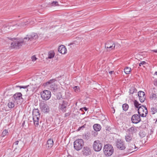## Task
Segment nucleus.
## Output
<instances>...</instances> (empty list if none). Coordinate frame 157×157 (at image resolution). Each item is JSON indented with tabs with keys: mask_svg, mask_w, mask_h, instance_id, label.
Returning <instances> with one entry per match:
<instances>
[{
	"mask_svg": "<svg viewBox=\"0 0 157 157\" xmlns=\"http://www.w3.org/2000/svg\"><path fill=\"white\" fill-rule=\"evenodd\" d=\"M51 5L52 6H59L58 2L57 1H53L51 3Z\"/></svg>",
	"mask_w": 157,
	"mask_h": 157,
	"instance_id": "obj_35",
	"label": "nucleus"
},
{
	"mask_svg": "<svg viewBox=\"0 0 157 157\" xmlns=\"http://www.w3.org/2000/svg\"><path fill=\"white\" fill-rule=\"evenodd\" d=\"M33 118H40V114L38 109H35L33 111Z\"/></svg>",
	"mask_w": 157,
	"mask_h": 157,
	"instance_id": "obj_20",
	"label": "nucleus"
},
{
	"mask_svg": "<svg viewBox=\"0 0 157 157\" xmlns=\"http://www.w3.org/2000/svg\"><path fill=\"white\" fill-rule=\"evenodd\" d=\"M78 89H75V92H76L77 91H78Z\"/></svg>",
	"mask_w": 157,
	"mask_h": 157,
	"instance_id": "obj_49",
	"label": "nucleus"
},
{
	"mask_svg": "<svg viewBox=\"0 0 157 157\" xmlns=\"http://www.w3.org/2000/svg\"><path fill=\"white\" fill-rule=\"evenodd\" d=\"M48 58L51 59L53 58L55 55V53L54 51H49L48 53Z\"/></svg>",
	"mask_w": 157,
	"mask_h": 157,
	"instance_id": "obj_24",
	"label": "nucleus"
},
{
	"mask_svg": "<svg viewBox=\"0 0 157 157\" xmlns=\"http://www.w3.org/2000/svg\"><path fill=\"white\" fill-rule=\"evenodd\" d=\"M28 36H26V37H25L22 39V40H21L22 44H25L29 43V42L30 41H28Z\"/></svg>",
	"mask_w": 157,
	"mask_h": 157,
	"instance_id": "obj_25",
	"label": "nucleus"
},
{
	"mask_svg": "<svg viewBox=\"0 0 157 157\" xmlns=\"http://www.w3.org/2000/svg\"><path fill=\"white\" fill-rule=\"evenodd\" d=\"M135 91V89H129V94H132Z\"/></svg>",
	"mask_w": 157,
	"mask_h": 157,
	"instance_id": "obj_37",
	"label": "nucleus"
},
{
	"mask_svg": "<svg viewBox=\"0 0 157 157\" xmlns=\"http://www.w3.org/2000/svg\"><path fill=\"white\" fill-rule=\"evenodd\" d=\"M54 89V90H55V89Z\"/></svg>",
	"mask_w": 157,
	"mask_h": 157,
	"instance_id": "obj_52",
	"label": "nucleus"
},
{
	"mask_svg": "<svg viewBox=\"0 0 157 157\" xmlns=\"http://www.w3.org/2000/svg\"><path fill=\"white\" fill-rule=\"evenodd\" d=\"M131 120L133 123L137 124L140 122L141 119L140 115L135 114L132 116Z\"/></svg>",
	"mask_w": 157,
	"mask_h": 157,
	"instance_id": "obj_11",
	"label": "nucleus"
},
{
	"mask_svg": "<svg viewBox=\"0 0 157 157\" xmlns=\"http://www.w3.org/2000/svg\"><path fill=\"white\" fill-rule=\"evenodd\" d=\"M122 108L123 110L127 111L128 108V105L127 104H124L122 105Z\"/></svg>",
	"mask_w": 157,
	"mask_h": 157,
	"instance_id": "obj_29",
	"label": "nucleus"
},
{
	"mask_svg": "<svg viewBox=\"0 0 157 157\" xmlns=\"http://www.w3.org/2000/svg\"><path fill=\"white\" fill-rule=\"evenodd\" d=\"M40 109L44 112H48L49 111V109L48 105L43 102H41L40 104Z\"/></svg>",
	"mask_w": 157,
	"mask_h": 157,
	"instance_id": "obj_10",
	"label": "nucleus"
},
{
	"mask_svg": "<svg viewBox=\"0 0 157 157\" xmlns=\"http://www.w3.org/2000/svg\"><path fill=\"white\" fill-rule=\"evenodd\" d=\"M84 110H85L86 111L87 110V108H86V107H84Z\"/></svg>",
	"mask_w": 157,
	"mask_h": 157,
	"instance_id": "obj_46",
	"label": "nucleus"
},
{
	"mask_svg": "<svg viewBox=\"0 0 157 157\" xmlns=\"http://www.w3.org/2000/svg\"><path fill=\"white\" fill-rule=\"evenodd\" d=\"M113 72V71H109V73L110 74H112Z\"/></svg>",
	"mask_w": 157,
	"mask_h": 157,
	"instance_id": "obj_45",
	"label": "nucleus"
},
{
	"mask_svg": "<svg viewBox=\"0 0 157 157\" xmlns=\"http://www.w3.org/2000/svg\"><path fill=\"white\" fill-rule=\"evenodd\" d=\"M138 96L140 101L141 102H144L146 99L145 93L142 91H139L138 92Z\"/></svg>",
	"mask_w": 157,
	"mask_h": 157,
	"instance_id": "obj_13",
	"label": "nucleus"
},
{
	"mask_svg": "<svg viewBox=\"0 0 157 157\" xmlns=\"http://www.w3.org/2000/svg\"><path fill=\"white\" fill-rule=\"evenodd\" d=\"M114 149L112 146L107 144L105 145L103 148V151L104 154L107 156H111L113 153Z\"/></svg>",
	"mask_w": 157,
	"mask_h": 157,
	"instance_id": "obj_2",
	"label": "nucleus"
},
{
	"mask_svg": "<svg viewBox=\"0 0 157 157\" xmlns=\"http://www.w3.org/2000/svg\"><path fill=\"white\" fill-rule=\"evenodd\" d=\"M131 68L128 67H127L124 69V72L126 74H129L130 72L131 71Z\"/></svg>",
	"mask_w": 157,
	"mask_h": 157,
	"instance_id": "obj_27",
	"label": "nucleus"
},
{
	"mask_svg": "<svg viewBox=\"0 0 157 157\" xmlns=\"http://www.w3.org/2000/svg\"><path fill=\"white\" fill-rule=\"evenodd\" d=\"M134 127H131L128 129V133H132L133 134V132L134 131Z\"/></svg>",
	"mask_w": 157,
	"mask_h": 157,
	"instance_id": "obj_34",
	"label": "nucleus"
},
{
	"mask_svg": "<svg viewBox=\"0 0 157 157\" xmlns=\"http://www.w3.org/2000/svg\"><path fill=\"white\" fill-rule=\"evenodd\" d=\"M116 146L117 148L121 150L125 149V147L124 142L120 140H118L116 142Z\"/></svg>",
	"mask_w": 157,
	"mask_h": 157,
	"instance_id": "obj_9",
	"label": "nucleus"
},
{
	"mask_svg": "<svg viewBox=\"0 0 157 157\" xmlns=\"http://www.w3.org/2000/svg\"><path fill=\"white\" fill-rule=\"evenodd\" d=\"M41 96L43 99L47 100L51 97V93L48 90H44L41 93Z\"/></svg>",
	"mask_w": 157,
	"mask_h": 157,
	"instance_id": "obj_7",
	"label": "nucleus"
},
{
	"mask_svg": "<svg viewBox=\"0 0 157 157\" xmlns=\"http://www.w3.org/2000/svg\"><path fill=\"white\" fill-rule=\"evenodd\" d=\"M150 98L151 100L155 101L157 99V96L155 94H152L150 95Z\"/></svg>",
	"mask_w": 157,
	"mask_h": 157,
	"instance_id": "obj_26",
	"label": "nucleus"
},
{
	"mask_svg": "<svg viewBox=\"0 0 157 157\" xmlns=\"http://www.w3.org/2000/svg\"><path fill=\"white\" fill-rule=\"evenodd\" d=\"M29 86V85L25 86H16V87H19L20 88H27Z\"/></svg>",
	"mask_w": 157,
	"mask_h": 157,
	"instance_id": "obj_36",
	"label": "nucleus"
},
{
	"mask_svg": "<svg viewBox=\"0 0 157 157\" xmlns=\"http://www.w3.org/2000/svg\"><path fill=\"white\" fill-rule=\"evenodd\" d=\"M67 104L66 102L64 101H63L62 103L60 104L59 108L62 110L63 111L65 112L66 110V107Z\"/></svg>",
	"mask_w": 157,
	"mask_h": 157,
	"instance_id": "obj_18",
	"label": "nucleus"
},
{
	"mask_svg": "<svg viewBox=\"0 0 157 157\" xmlns=\"http://www.w3.org/2000/svg\"><path fill=\"white\" fill-rule=\"evenodd\" d=\"M84 142L82 139H77L74 142V147L76 150L79 151L82 148Z\"/></svg>",
	"mask_w": 157,
	"mask_h": 157,
	"instance_id": "obj_3",
	"label": "nucleus"
},
{
	"mask_svg": "<svg viewBox=\"0 0 157 157\" xmlns=\"http://www.w3.org/2000/svg\"><path fill=\"white\" fill-rule=\"evenodd\" d=\"M93 128L96 131H99L101 129V126L98 124H95L93 125Z\"/></svg>",
	"mask_w": 157,
	"mask_h": 157,
	"instance_id": "obj_22",
	"label": "nucleus"
},
{
	"mask_svg": "<svg viewBox=\"0 0 157 157\" xmlns=\"http://www.w3.org/2000/svg\"><path fill=\"white\" fill-rule=\"evenodd\" d=\"M157 75V72H156L154 74V75Z\"/></svg>",
	"mask_w": 157,
	"mask_h": 157,
	"instance_id": "obj_47",
	"label": "nucleus"
},
{
	"mask_svg": "<svg viewBox=\"0 0 157 157\" xmlns=\"http://www.w3.org/2000/svg\"><path fill=\"white\" fill-rule=\"evenodd\" d=\"M55 81H52L51 84V88H55L57 86L56 84L54 82Z\"/></svg>",
	"mask_w": 157,
	"mask_h": 157,
	"instance_id": "obj_30",
	"label": "nucleus"
},
{
	"mask_svg": "<svg viewBox=\"0 0 157 157\" xmlns=\"http://www.w3.org/2000/svg\"><path fill=\"white\" fill-rule=\"evenodd\" d=\"M57 80L56 79H50L48 82L44 83L43 85V87L44 88H51V84L52 82L56 81Z\"/></svg>",
	"mask_w": 157,
	"mask_h": 157,
	"instance_id": "obj_16",
	"label": "nucleus"
},
{
	"mask_svg": "<svg viewBox=\"0 0 157 157\" xmlns=\"http://www.w3.org/2000/svg\"><path fill=\"white\" fill-rule=\"evenodd\" d=\"M115 47V44L114 42L112 41H108L105 44V48L107 51H110L114 49Z\"/></svg>",
	"mask_w": 157,
	"mask_h": 157,
	"instance_id": "obj_6",
	"label": "nucleus"
},
{
	"mask_svg": "<svg viewBox=\"0 0 157 157\" xmlns=\"http://www.w3.org/2000/svg\"><path fill=\"white\" fill-rule=\"evenodd\" d=\"M154 85L157 87V79H155L154 81Z\"/></svg>",
	"mask_w": 157,
	"mask_h": 157,
	"instance_id": "obj_40",
	"label": "nucleus"
},
{
	"mask_svg": "<svg viewBox=\"0 0 157 157\" xmlns=\"http://www.w3.org/2000/svg\"><path fill=\"white\" fill-rule=\"evenodd\" d=\"M31 59L33 61H34L36 60L37 58L35 56H33L32 57Z\"/></svg>",
	"mask_w": 157,
	"mask_h": 157,
	"instance_id": "obj_39",
	"label": "nucleus"
},
{
	"mask_svg": "<svg viewBox=\"0 0 157 157\" xmlns=\"http://www.w3.org/2000/svg\"><path fill=\"white\" fill-rule=\"evenodd\" d=\"M134 104L135 107L138 108L139 115L143 117H146L147 114V108L144 105L140 106V104L136 100L134 101Z\"/></svg>",
	"mask_w": 157,
	"mask_h": 157,
	"instance_id": "obj_1",
	"label": "nucleus"
},
{
	"mask_svg": "<svg viewBox=\"0 0 157 157\" xmlns=\"http://www.w3.org/2000/svg\"><path fill=\"white\" fill-rule=\"evenodd\" d=\"M152 52H155L157 53V49H156V50H152Z\"/></svg>",
	"mask_w": 157,
	"mask_h": 157,
	"instance_id": "obj_44",
	"label": "nucleus"
},
{
	"mask_svg": "<svg viewBox=\"0 0 157 157\" xmlns=\"http://www.w3.org/2000/svg\"><path fill=\"white\" fill-rule=\"evenodd\" d=\"M57 98L58 99H60L62 97V95L60 93H59V94L56 95Z\"/></svg>",
	"mask_w": 157,
	"mask_h": 157,
	"instance_id": "obj_38",
	"label": "nucleus"
},
{
	"mask_svg": "<svg viewBox=\"0 0 157 157\" xmlns=\"http://www.w3.org/2000/svg\"><path fill=\"white\" fill-rule=\"evenodd\" d=\"M136 148V146L135 144H129L127 149L129 152H132L135 151L134 150Z\"/></svg>",
	"mask_w": 157,
	"mask_h": 157,
	"instance_id": "obj_17",
	"label": "nucleus"
},
{
	"mask_svg": "<svg viewBox=\"0 0 157 157\" xmlns=\"http://www.w3.org/2000/svg\"><path fill=\"white\" fill-rule=\"evenodd\" d=\"M146 63V62L145 61H143L141 63H140L139 64V66H141V65H144Z\"/></svg>",
	"mask_w": 157,
	"mask_h": 157,
	"instance_id": "obj_41",
	"label": "nucleus"
},
{
	"mask_svg": "<svg viewBox=\"0 0 157 157\" xmlns=\"http://www.w3.org/2000/svg\"><path fill=\"white\" fill-rule=\"evenodd\" d=\"M133 134L132 133H129L127 134L125 136V139L127 142H129L132 139Z\"/></svg>",
	"mask_w": 157,
	"mask_h": 157,
	"instance_id": "obj_19",
	"label": "nucleus"
},
{
	"mask_svg": "<svg viewBox=\"0 0 157 157\" xmlns=\"http://www.w3.org/2000/svg\"><path fill=\"white\" fill-rule=\"evenodd\" d=\"M58 51L62 54H65L67 53V50L65 46L61 45L58 48Z\"/></svg>",
	"mask_w": 157,
	"mask_h": 157,
	"instance_id": "obj_15",
	"label": "nucleus"
},
{
	"mask_svg": "<svg viewBox=\"0 0 157 157\" xmlns=\"http://www.w3.org/2000/svg\"><path fill=\"white\" fill-rule=\"evenodd\" d=\"M84 128V126H81V127H79L78 128V131H79V130H80L82 128Z\"/></svg>",
	"mask_w": 157,
	"mask_h": 157,
	"instance_id": "obj_42",
	"label": "nucleus"
},
{
	"mask_svg": "<svg viewBox=\"0 0 157 157\" xmlns=\"http://www.w3.org/2000/svg\"><path fill=\"white\" fill-rule=\"evenodd\" d=\"M18 142L19 141H17L14 143V144L15 145H17L18 144Z\"/></svg>",
	"mask_w": 157,
	"mask_h": 157,
	"instance_id": "obj_43",
	"label": "nucleus"
},
{
	"mask_svg": "<svg viewBox=\"0 0 157 157\" xmlns=\"http://www.w3.org/2000/svg\"><path fill=\"white\" fill-rule=\"evenodd\" d=\"M7 106L9 108H13L14 107V104L12 102H10L8 103Z\"/></svg>",
	"mask_w": 157,
	"mask_h": 157,
	"instance_id": "obj_28",
	"label": "nucleus"
},
{
	"mask_svg": "<svg viewBox=\"0 0 157 157\" xmlns=\"http://www.w3.org/2000/svg\"><path fill=\"white\" fill-rule=\"evenodd\" d=\"M13 42L11 44V46L13 48L19 49L22 45L21 40L17 38H13Z\"/></svg>",
	"mask_w": 157,
	"mask_h": 157,
	"instance_id": "obj_5",
	"label": "nucleus"
},
{
	"mask_svg": "<svg viewBox=\"0 0 157 157\" xmlns=\"http://www.w3.org/2000/svg\"><path fill=\"white\" fill-rule=\"evenodd\" d=\"M82 154L86 156H88L91 154V150L90 148L87 147H84L82 151Z\"/></svg>",
	"mask_w": 157,
	"mask_h": 157,
	"instance_id": "obj_14",
	"label": "nucleus"
},
{
	"mask_svg": "<svg viewBox=\"0 0 157 157\" xmlns=\"http://www.w3.org/2000/svg\"><path fill=\"white\" fill-rule=\"evenodd\" d=\"M92 147L94 150L95 151H99L102 147V144L98 140L94 141Z\"/></svg>",
	"mask_w": 157,
	"mask_h": 157,
	"instance_id": "obj_4",
	"label": "nucleus"
},
{
	"mask_svg": "<svg viewBox=\"0 0 157 157\" xmlns=\"http://www.w3.org/2000/svg\"><path fill=\"white\" fill-rule=\"evenodd\" d=\"M53 145V141L52 139H50L48 140L46 146L49 148L52 147Z\"/></svg>",
	"mask_w": 157,
	"mask_h": 157,
	"instance_id": "obj_21",
	"label": "nucleus"
},
{
	"mask_svg": "<svg viewBox=\"0 0 157 157\" xmlns=\"http://www.w3.org/2000/svg\"><path fill=\"white\" fill-rule=\"evenodd\" d=\"M151 112L152 114H154L157 112L156 108L154 107L151 108Z\"/></svg>",
	"mask_w": 157,
	"mask_h": 157,
	"instance_id": "obj_32",
	"label": "nucleus"
},
{
	"mask_svg": "<svg viewBox=\"0 0 157 157\" xmlns=\"http://www.w3.org/2000/svg\"><path fill=\"white\" fill-rule=\"evenodd\" d=\"M22 157H26V156H23Z\"/></svg>",
	"mask_w": 157,
	"mask_h": 157,
	"instance_id": "obj_51",
	"label": "nucleus"
},
{
	"mask_svg": "<svg viewBox=\"0 0 157 157\" xmlns=\"http://www.w3.org/2000/svg\"><path fill=\"white\" fill-rule=\"evenodd\" d=\"M22 94L20 93H16L13 95V101L17 104L21 102L22 99Z\"/></svg>",
	"mask_w": 157,
	"mask_h": 157,
	"instance_id": "obj_8",
	"label": "nucleus"
},
{
	"mask_svg": "<svg viewBox=\"0 0 157 157\" xmlns=\"http://www.w3.org/2000/svg\"><path fill=\"white\" fill-rule=\"evenodd\" d=\"M139 135L141 138H142L145 136L146 133L144 131H140L139 132Z\"/></svg>",
	"mask_w": 157,
	"mask_h": 157,
	"instance_id": "obj_31",
	"label": "nucleus"
},
{
	"mask_svg": "<svg viewBox=\"0 0 157 157\" xmlns=\"http://www.w3.org/2000/svg\"><path fill=\"white\" fill-rule=\"evenodd\" d=\"M77 87H78V86H75L74 87H73V88H77Z\"/></svg>",
	"mask_w": 157,
	"mask_h": 157,
	"instance_id": "obj_50",
	"label": "nucleus"
},
{
	"mask_svg": "<svg viewBox=\"0 0 157 157\" xmlns=\"http://www.w3.org/2000/svg\"><path fill=\"white\" fill-rule=\"evenodd\" d=\"M136 87H137V86H134V87H132V88H135Z\"/></svg>",
	"mask_w": 157,
	"mask_h": 157,
	"instance_id": "obj_48",
	"label": "nucleus"
},
{
	"mask_svg": "<svg viewBox=\"0 0 157 157\" xmlns=\"http://www.w3.org/2000/svg\"><path fill=\"white\" fill-rule=\"evenodd\" d=\"M8 133L7 130L5 129L3 130L2 132V137H4Z\"/></svg>",
	"mask_w": 157,
	"mask_h": 157,
	"instance_id": "obj_33",
	"label": "nucleus"
},
{
	"mask_svg": "<svg viewBox=\"0 0 157 157\" xmlns=\"http://www.w3.org/2000/svg\"><path fill=\"white\" fill-rule=\"evenodd\" d=\"M33 120L34 123L36 127H38V126L39 121V118H33Z\"/></svg>",
	"mask_w": 157,
	"mask_h": 157,
	"instance_id": "obj_23",
	"label": "nucleus"
},
{
	"mask_svg": "<svg viewBox=\"0 0 157 157\" xmlns=\"http://www.w3.org/2000/svg\"><path fill=\"white\" fill-rule=\"evenodd\" d=\"M27 36L28 38V41H30L37 39L38 37V35L35 33H33L30 34L28 35Z\"/></svg>",
	"mask_w": 157,
	"mask_h": 157,
	"instance_id": "obj_12",
	"label": "nucleus"
}]
</instances>
